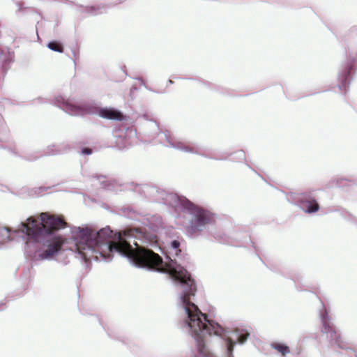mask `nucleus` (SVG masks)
I'll return each mask as SVG.
<instances>
[{
	"instance_id": "f3484780",
	"label": "nucleus",
	"mask_w": 357,
	"mask_h": 357,
	"mask_svg": "<svg viewBox=\"0 0 357 357\" xmlns=\"http://www.w3.org/2000/svg\"><path fill=\"white\" fill-rule=\"evenodd\" d=\"M246 340V336L245 335H241L240 337H239V340L241 342H245Z\"/></svg>"
},
{
	"instance_id": "f257e3e1",
	"label": "nucleus",
	"mask_w": 357,
	"mask_h": 357,
	"mask_svg": "<svg viewBox=\"0 0 357 357\" xmlns=\"http://www.w3.org/2000/svg\"><path fill=\"white\" fill-rule=\"evenodd\" d=\"M112 236L113 231L109 227L98 231L89 228H79L75 232V238L77 250L84 257L87 255L86 251L100 252L102 247H106L110 252L126 256L138 267L163 271V261L159 255L137 244L133 248L120 235L118 241H113L111 240Z\"/></svg>"
},
{
	"instance_id": "0eeeda50",
	"label": "nucleus",
	"mask_w": 357,
	"mask_h": 357,
	"mask_svg": "<svg viewBox=\"0 0 357 357\" xmlns=\"http://www.w3.org/2000/svg\"><path fill=\"white\" fill-rule=\"evenodd\" d=\"M300 202L305 213H312L319 210V205L314 198H303L301 199Z\"/></svg>"
},
{
	"instance_id": "7ed1b4c3",
	"label": "nucleus",
	"mask_w": 357,
	"mask_h": 357,
	"mask_svg": "<svg viewBox=\"0 0 357 357\" xmlns=\"http://www.w3.org/2000/svg\"><path fill=\"white\" fill-rule=\"evenodd\" d=\"M22 231L27 236L38 241V238L44 234H52L68 227V223L63 217L58 215H52L49 213H42L39 220L33 217L27 219L26 223H22Z\"/></svg>"
},
{
	"instance_id": "9d476101",
	"label": "nucleus",
	"mask_w": 357,
	"mask_h": 357,
	"mask_svg": "<svg viewBox=\"0 0 357 357\" xmlns=\"http://www.w3.org/2000/svg\"><path fill=\"white\" fill-rule=\"evenodd\" d=\"M47 47L50 50L55 51V52H61V53L63 52V45L57 41L50 42L47 45Z\"/></svg>"
},
{
	"instance_id": "9b49d317",
	"label": "nucleus",
	"mask_w": 357,
	"mask_h": 357,
	"mask_svg": "<svg viewBox=\"0 0 357 357\" xmlns=\"http://www.w3.org/2000/svg\"><path fill=\"white\" fill-rule=\"evenodd\" d=\"M233 349H234V344H233L231 340L229 339L228 342H227V351H228L229 357H231Z\"/></svg>"
},
{
	"instance_id": "4468645a",
	"label": "nucleus",
	"mask_w": 357,
	"mask_h": 357,
	"mask_svg": "<svg viewBox=\"0 0 357 357\" xmlns=\"http://www.w3.org/2000/svg\"><path fill=\"white\" fill-rule=\"evenodd\" d=\"M99 9H100L99 6H89V7H86V10L90 13L95 12Z\"/></svg>"
},
{
	"instance_id": "2eb2a0df",
	"label": "nucleus",
	"mask_w": 357,
	"mask_h": 357,
	"mask_svg": "<svg viewBox=\"0 0 357 357\" xmlns=\"http://www.w3.org/2000/svg\"><path fill=\"white\" fill-rule=\"evenodd\" d=\"M82 153L83 154H86V155H89L92 153V150L89 148H84L82 150Z\"/></svg>"
},
{
	"instance_id": "ddd939ff",
	"label": "nucleus",
	"mask_w": 357,
	"mask_h": 357,
	"mask_svg": "<svg viewBox=\"0 0 357 357\" xmlns=\"http://www.w3.org/2000/svg\"><path fill=\"white\" fill-rule=\"evenodd\" d=\"M331 337L332 338H334L335 340V342L336 343H338L339 344V338H340V335H338L336 331H335L333 329H331Z\"/></svg>"
},
{
	"instance_id": "f8f14e48",
	"label": "nucleus",
	"mask_w": 357,
	"mask_h": 357,
	"mask_svg": "<svg viewBox=\"0 0 357 357\" xmlns=\"http://www.w3.org/2000/svg\"><path fill=\"white\" fill-rule=\"evenodd\" d=\"M180 246V243L178 241H173L172 242V247L176 250V254L178 255V252H181V250L178 249Z\"/></svg>"
},
{
	"instance_id": "a211bd4d",
	"label": "nucleus",
	"mask_w": 357,
	"mask_h": 357,
	"mask_svg": "<svg viewBox=\"0 0 357 357\" xmlns=\"http://www.w3.org/2000/svg\"><path fill=\"white\" fill-rule=\"evenodd\" d=\"M232 357V356H231Z\"/></svg>"
},
{
	"instance_id": "dca6fc26",
	"label": "nucleus",
	"mask_w": 357,
	"mask_h": 357,
	"mask_svg": "<svg viewBox=\"0 0 357 357\" xmlns=\"http://www.w3.org/2000/svg\"><path fill=\"white\" fill-rule=\"evenodd\" d=\"M70 107H71V111L72 112H74L75 114H78V107H76V106H73V105H70Z\"/></svg>"
},
{
	"instance_id": "6e6552de",
	"label": "nucleus",
	"mask_w": 357,
	"mask_h": 357,
	"mask_svg": "<svg viewBox=\"0 0 357 357\" xmlns=\"http://www.w3.org/2000/svg\"><path fill=\"white\" fill-rule=\"evenodd\" d=\"M271 347L281 354L282 356H285L290 353L289 347L287 344L281 342H273L271 344Z\"/></svg>"
},
{
	"instance_id": "20e7f679",
	"label": "nucleus",
	"mask_w": 357,
	"mask_h": 357,
	"mask_svg": "<svg viewBox=\"0 0 357 357\" xmlns=\"http://www.w3.org/2000/svg\"><path fill=\"white\" fill-rule=\"evenodd\" d=\"M184 206L192 211L193 214V219L187 227V231L189 234H193L202 231L205 225L210 224L213 221L212 215L208 211L195 206L190 202L186 201Z\"/></svg>"
},
{
	"instance_id": "f03ea898",
	"label": "nucleus",
	"mask_w": 357,
	"mask_h": 357,
	"mask_svg": "<svg viewBox=\"0 0 357 357\" xmlns=\"http://www.w3.org/2000/svg\"><path fill=\"white\" fill-rule=\"evenodd\" d=\"M168 273L172 278L180 282L183 289L181 296L182 303L188 314V326L192 330L197 342V351L201 357H214V354L206 347L203 337L206 335H215L222 336L223 328L217 323L209 321L207 315L202 313L198 307L190 301V298L195 295L197 286L190 274L184 268L177 270L169 267Z\"/></svg>"
},
{
	"instance_id": "1a4fd4ad",
	"label": "nucleus",
	"mask_w": 357,
	"mask_h": 357,
	"mask_svg": "<svg viewBox=\"0 0 357 357\" xmlns=\"http://www.w3.org/2000/svg\"><path fill=\"white\" fill-rule=\"evenodd\" d=\"M10 229L8 227L0 228V236L2 238H0V243H3L10 241Z\"/></svg>"
},
{
	"instance_id": "39448f33",
	"label": "nucleus",
	"mask_w": 357,
	"mask_h": 357,
	"mask_svg": "<svg viewBox=\"0 0 357 357\" xmlns=\"http://www.w3.org/2000/svg\"><path fill=\"white\" fill-rule=\"evenodd\" d=\"M64 242L65 239L61 236L53 237L47 245V249L40 255V259H45L53 257L61 250Z\"/></svg>"
},
{
	"instance_id": "423d86ee",
	"label": "nucleus",
	"mask_w": 357,
	"mask_h": 357,
	"mask_svg": "<svg viewBox=\"0 0 357 357\" xmlns=\"http://www.w3.org/2000/svg\"><path fill=\"white\" fill-rule=\"evenodd\" d=\"M99 115L102 118L110 120L123 121L124 119L123 114L114 108H102L100 109Z\"/></svg>"
}]
</instances>
